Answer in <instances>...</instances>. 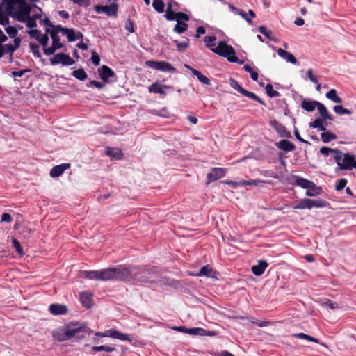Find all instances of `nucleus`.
Returning a JSON list of instances; mask_svg holds the SVG:
<instances>
[{"label":"nucleus","instance_id":"1a4fd4ad","mask_svg":"<svg viewBox=\"0 0 356 356\" xmlns=\"http://www.w3.org/2000/svg\"><path fill=\"white\" fill-rule=\"evenodd\" d=\"M146 65L151 68L161 71L174 72L176 69L169 63L165 61H154L149 60L146 62Z\"/></svg>","mask_w":356,"mask_h":356},{"label":"nucleus","instance_id":"9b49d317","mask_svg":"<svg viewBox=\"0 0 356 356\" xmlns=\"http://www.w3.org/2000/svg\"><path fill=\"white\" fill-rule=\"evenodd\" d=\"M8 40V37L3 35L0 38V58H1L5 54H9L10 56V60L13 58L14 52L16 49L11 43L3 44L5 42Z\"/></svg>","mask_w":356,"mask_h":356},{"label":"nucleus","instance_id":"bf43d9fd","mask_svg":"<svg viewBox=\"0 0 356 356\" xmlns=\"http://www.w3.org/2000/svg\"><path fill=\"white\" fill-rule=\"evenodd\" d=\"M59 49L60 48H58L56 46H54V44H52L50 47H48V48L43 47L44 54L47 56H50V55L54 54L55 53V51Z\"/></svg>","mask_w":356,"mask_h":356},{"label":"nucleus","instance_id":"4468645a","mask_svg":"<svg viewBox=\"0 0 356 356\" xmlns=\"http://www.w3.org/2000/svg\"><path fill=\"white\" fill-rule=\"evenodd\" d=\"M226 174V170L222 168H214L207 175V183L215 181L223 177Z\"/></svg>","mask_w":356,"mask_h":356},{"label":"nucleus","instance_id":"774afa93","mask_svg":"<svg viewBox=\"0 0 356 356\" xmlns=\"http://www.w3.org/2000/svg\"><path fill=\"white\" fill-rule=\"evenodd\" d=\"M40 22L41 25H44V26H49V27L51 28V29H54V26H56V25H54L48 17H45L44 19H40Z\"/></svg>","mask_w":356,"mask_h":356},{"label":"nucleus","instance_id":"4be33fe9","mask_svg":"<svg viewBox=\"0 0 356 356\" xmlns=\"http://www.w3.org/2000/svg\"><path fill=\"white\" fill-rule=\"evenodd\" d=\"M267 266L268 264L266 261L259 260L257 265L252 266V271L254 275L259 276L264 273Z\"/></svg>","mask_w":356,"mask_h":356},{"label":"nucleus","instance_id":"f03ea898","mask_svg":"<svg viewBox=\"0 0 356 356\" xmlns=\"http://www.w3.org/2000/svg\"><path fill=\"white\" fill-rule=\"evenodd\" d=\"M91 330L84 324L79 322H70L52 332L53 337L58 341L62 342L71 339L74 337L83 338L85 334H90Z\"/></svg>","mask_w":356,"mask_h":356},{"label":"nucleus","instance_id":"b1692460","mask_svg":"<svg viewBox=\"0 0 356 356\" xmlns=\"http://www.w3.org/2000/svg\"><path fill=\"white\" fill-rule=\"evenodd\" d=\"M57 29L60 30L61 33L64 35H67L68 42H72L76 40V37L75 34V31L73 29L65 28L59 25V27Z\"/></svg>","mask_w":356,"mask_h":356},{"label":"nucleus","instance_id":"6e6552de","mask_svg":"<svg viewBox=\"0 0 356 356\" xmlns=\"http://www.w3.org/2000/svg\"><path fill=\"white\" fill-rule=\"evenodd\" d=\"M52 65L62 64L63 65H72L75 61L69 55L64 53H58L49 59Z\"/></svg>","mask_w":356,"mask_h":356},{"label":"nucleus","instance_id":"2eb2a0df","mask_svg":"<svg viewBox=\"0 0 356 356\" xmlns=\"http://www.w3.org/2000/svg\"><path fill=\"white\" fill-rule=\"evenodd\" d=\"M57 27L58 28L59 25L54 26V29H49V28H47L46 33L50 34V36L52 40V44L61 49L63 47V45L60 42V38L58 35V33L61 31L60 30H58Z\"/></svg>","mask_w":356,"mask_h":356},{"label":"nucleus","instance_id":"a19ab883","mask_svg":"<svg viewBox=\"0 0 356 356\" xmlns=\"http://www.w3.org/2000/svg\"><path fill=\"white\" fill-rule=\"evenodd\" d=\"M292 336L297 339H306V340L312 341V342L318 343V339H316V338H314L310 335H307L305 333H302V332L301 333H294L292 334Z\"/></svg>","mask_w":356,"mask_h":356},{"label":"nucleus","instance_id":"393cba45","mask_svg":"<svg viewBox=\"0 0 356 356\" xmlns=\"http://www.w3.org/2000/svg\"><path fill=\"white\" fill-rule=\"evenodd\" d=\"M277 54L280 57H282V58L285 59L286 61H288L292 64H296V63H297L296 58L292 54H291L281 48L278 49Z\"/></svg>","mask_w":356,"mask_h":356},{"label":"nucleus","instance_id":"ea45409f","mask_svg":"<svg viewBox=\"0 0 356 356\" xmlns=\"http://www.w3.org/2000/svg\"><path fill=\"white\" fill-rule=\"evenodd\" d=\"M242 95L250 99L257 101V102L260 103L264 106H266L265 102L259 97H258L256 94H254L252 92H250L248 90H245Z\"/></svg>","mask_w":356,"mask_h":356},{"label":"nucleus","instance_id":"e2e57ef3","mask_svg":"<svg viewBox=\"0 0 356 356\" xmlns=\"http://www.w3.org/2000/svg\"><path fill=\"white\" fill-rule=\"evenodd\" d=\"M91 60H92V63L95 66L99 65V64H100V57H99V54L97 52L93 51L92 53Z\"/></svg>","mask_w":356,"mask_h":356},{"label":"nucleus","instance_id":"79ce46f5","mask_svg":"<svg viewBox=\"0 0 356 356\" xmlns=\"http://www.w3.org/2000/svg\"><path fill=\"white\" fill-rule=\"evenodd\" d=\"M330 205L329 202L323 199L312 200V207L323 208Z\"/></svg>","mask_w":356,"mask_h":356},{"label":"nucleus","instance_id":"0e129e2a","mask_svg":"<svg viewBox=\"0 0 356 356\" xmlns=\"http://www.w3.org/2000/svg\"><path fill=\"white\" fill-rule=\"evenodd\" d=\"M259 32L263 34L264 35H265L266 38H268V39L271 40V34H272V31H270V30H267L266 28L264 26H261L259 29Z\"/></svg>","mask_w":356,"mask_h":356},{"label":"nucleus","instance_id":"aec40b11","mask_svg":"<svg viewBox=\"0 0 356 356\" xmlns=\"http://www.w3.org/2000/svg\"><path fill=\"white\" fill-rule=\"evenodd\" d=\"M296 183L298 186L302 187V188L312 189L313 191L317 190V187L313 181L305 178L297 177L296 179Z\"/></svg>","mask_w":356,"mask_h":356},{"label":"nucleus","instance_id":"37998d69","mask_svg":"<svg viewBox=\"0 0 356 356\" xmlns=\"http://www.w3.org/2000/svg\"><path fill=\"white\" fill-rule=\"evenodd\" d=\"M188 24L186 22H177L173 31L177 33L181 34L188 29Z\"/></svg>","mask_w":356,"mask_h":356},{"label":"nucleus","instance_id":"603ef678","mask_svg":"<svg viewBox=\"0 0 356 356\" xmlns=\"http://www.w3.org/2000/svg\"><path fill=\"white\" fill-rule=\"evenodd\" d=\"M29 47L31 50V52L33 54V55L37 58H41L42 55L40 52V47L37 44L34 43H30Z\"/></svg>","mask_w":356,"mask_h":356},{"label":"nucleus","instance_id":"e433bc0d","mask_svg":"<svg viewBox=\"0 0 356 356\" xmlns=\"http://www.w3.org/2000/svg\"><path fill=\"white\" fill-rule=\"evenodd\" d=\"M321 140L323 143H329L331 140L337 139V136L330 131L322 132L321 134Z\"/></svg>","mask_w":356,"mask_h":356},{"label":"nucleus","instance_id":"ddd939ff","mask_svg":"<svg viewBox=\"0 0 356 356\" xmlns=\"http://www.w3.org/2000/svg\"><path fill=\"white\" fill-rule=\"evenodd\" d=\"M96 335L101 337H110L122 341H130V337L127 334L122 333L116 330L110 329L106 333L97 332Z\"/></svg>","mask_w":356,"mask_h":356},{"label":"nucleus","instance_id":"423d86ee","mask_svg":"<svg viewBox=\"0 0 356 356\" xmlns=\"http://www.w3.org/2000/svg\"><path fill=\"white\" fill-rule=\"evenodd\" d=\"M335 162L341 170H351L356 169L355 156L350 154H343L341 151H336L334 156Z\"/></svg>","mask_w":356,"mask_h":356},{"label":"nucleus","instance_id":"72a5a7b5","mask_svg":"<svg viewBox=\"0 0 356 356\" xmlns=\"http://www.w3.org/2000/svg\"><path fill=\"white\" fill-rule=\"evenodd\" d=\"M325 96L330 100L335 102V103H341L342 99L337 95V90L335 89L330 90L326 94Z\"/></svg>","mask_w":356,"mask_h":356},{"label":"nucleus","instance_id":"2f4dec72","mask_svg":"<svg viewBox=\"0 0 356 356\" xmlns=\"http://www.w3.org/2000/svg\"><path fill=\"white\" fill-rule=\"evenodd\" d=\"M294 209H311L312 207V199L305 198L300 201L298 204L294 205L293 207Z\"/></svg>","mask_w":356,"mask_h":356},{"label":"nucleus","instance_id":"5fc2aeb1","mask_svg":"<svg viewBox=\"0 0 356 356\" xmlns=\"http://www.w3.org/2000/svg\"><path fill=\"white\" fill-rule=\"evenodd\" d=\"M347 182L348 181L345 178L339 179L335 185V190L337 191H341L346 187Z\"/></svg>","mask_w":356,"mask_h":356},{"label":"nucleus","instance_id":"5701e85b","mask_svg":"<svg viewBox=\"0 0 356 356\" xmlns=\"http://www.w3.org/2000/svg\"><path fill=\"white\" fill-rule=\"evenodd\" d=\"M318 104L319 102L318 101H309L304 99L301 103V107L302 109L307 112H312L315 110L316 108H317Z\"/></svg>","mask_w":356,"mask_h":356},{"label":"nucleus","instance_id":"a878e982","mask_svg":"<svg viewBox=\"0 0 356 356\" xmlns=\"http://www.w3.org/2000/svg\"><path fill=\"white\" fill-rule=\"evenodd\" d=\"M317 108L318 110V112L321 116V119H323V120H333L334 118L333 116L329 113L327 108L321 102H319V104L317 106Z\"/></svg>","mask_w":356,"mask_h":356},{"label":"nucleus","instance_id":"7c9ffc66","mask_svg":"<svg viewBox=\"0 0 356 356\" xmlns=\"http://www.w3.org/2000/svg\"><path fill=\"white\" fill-rule=\"evenodd\" d=\"M81 304L86 307H90L92 304L91 294L88 292H82L80 294Z\"/></svg>","mask_w":356,"mask_h":356},{"label":"nucleus","instance_id":"3c124183","mask_svg":"<svg viewBox=\"0 0 356 356\" xmlns=\"http://www.w3.org/2000/svg\"><path fill=\"white\" fill-rule=\"evenodd\" d=\"M230 86L232 88H233L234 89L236 90L238 92H240L241 94H243V92H244V90L245 89H244L240 84L239 83L236 81L235 79H230Z\"/></svg>","mask_w":356,"mask_h":356},{"label":"nucleus","instance_id":"13d9d810","mask_svg":"<svg viewBox=\"0 0 356 356\" xmlns=\"http://www.w3.org/2000/svg\"><path fill=\"white\" fill-rule=\"evenodd\" d=\"M176 20L177 22H182L181 20L187 22L189 20V16L182 12H178L177 13Z\"/></svg>","mask_w":356,"mask_h":356},{"label":"nucleus","instance_id":"4d7b16f0","mask_svg":"<svg viewBox=\"0 0 356 356\" xmlns=\"http://www.w3.org/2000/svg\"><path fill=\"white\" fill-rule=\"evenodd\" d=\"M336 151H339V150L331 149V148L325 147V146H323L320 149V153L325 156H328L330 153H334L336 154Z\"/></svg>","mask_w":356,"mask_h":356},{"label":"nucleus","instance_id":"4c0bfd02","mask_svg":"<svg viewBox=\"0 0 356 356\" xmlns=\"http://www.w3.org/2000/svg\"><path fill=\"white\" fill-rule=\"evenodd\" d=\"M174 43L177 47V49L179 52L184 51L189 47V40L186 39V41L179 42L178 40H174Z\"/></svg>","mask_w":356,"mask_h":356},{"label":"nucleus","instance_id":"bb28decb","mask_svg":"<svg viewBox=\"0 0 356 356\" xmlns=\"http://www.w3.org/2000/svg\"><path fill=\"white\" fill-rule=\"evenodd\" d=\"M186 67H188V69L191 70L192 74L194 76H195L201 83H202L204 85H210L211 84L210 80L206 76L202 74L200 71H198L194 68H192L188 65H186Z\"/></svg>","mask_w":356,"mask_h":356},{"label":"nucleus","instance_id":"58836bf2","mask_svg":"<svg viewBox=\"0 0 356 356\" xmlns=\"http://www.w3.org/2000/svg\"><path fill=\"white\" fill-rule=\"evenodd\" d=\"M72 75L77 79L80 81H84L87 79L88 75L85 70L83 68H79L76 70H74L72 72Z\"/></svg>","mask_w":356,"mask_h":356},{"label":"nucleus","instance_id":"f257e3e1","mask_svg":"<svg viewBox=\"0 0 356 356\" xmlns=\"http://www.w3.org/2000/svg\"><path fill=\"white\" fill-rule=\"evenodd\" d=\"M119 268L123 271L119 281L155 283L161 277L156 266L119 265Z\"/></svg>","mask_w":356,"mask_h":356},{"label":"nucleus","instance_id":"c9c22d12","mask_svg":"<svg viewBox=\"0 0 356 356\" xmlns=\"http://www.w3.org/2000/svg\"><path fill=\"white\" fill-rule=\"evenodd\" d=\"M165 17L168 21H173L177 18V13L172 9V3H168Z\"/></svg>","mask_w":356,"mask_h":356},{"label":"nucleus","instance_id":"7ed1b4c3","mask_svg":"<svg viewBox=\"0 0 356 356\" xmlns=\"http://www.w3.org/2000/svg\"><path fill=\"white\" fill-rule=\"evenodd\" d=\"M6 14L17 21L24 20V16L31 13V6L26 0H2Z\"/></svg>","mask_w":356,"mask_h":356},{"label":"nucleus","instance_id":"c03bdc74","mask_svg":"<svg viewBox=\"0 0 356 356\" xmlns=\"http://www.w3.org/2000/svg\"><path fill=\"white\" fill-rule=\"evenodd\" d=\"M152 6L159 13L164 12L165 4L163 0H154Z\"/></svg>","mask_w":356,"mask_h":356},{"label":"nucleus","instance_id":"6ab92c4d","mask_svg":"<svg viewBox=\"0 0 356 356\" xmlns=\"http://www.w3.org/2000/svg\"><path fill=\"white\" fill-rule=\"evenodd\" d=\"M70 168V163H62L54 166L50 171V176L57 177L60 176L66 170Z\"/></svg>","mask_w":356,"mask_h":356},{"label":"nucleus","instance_id":"dca6fc26","mask_svg":"<svg viewBox=\"0 0 356 356\" xmlns=\"http://www.w3.org/2000/svg\"><path fill=\"white\" fill-rule=\"evenodd\" d=\"M270 124L275 129L277 133L282 137L290 138L291 134L286 128L276 120L270 122Z\"/></svg>","mask_w":356,"mask_h":356},{"label":"nucleus","instance_id":"09e8293b","mask_svg":"<svg viewBox=\"0 0 356 356\" xmlns=\"http://www.w3.org/2000/svg\"><path fill=\"white\" fill-rule=\"evenodd\" d=\"M266 92L270 97H277L280 95L279 92L273 90V86L270 83L266 85Z\"/></svg>","mask_w":356,"mask_h":356},{"label":"nucleus","instance_id":"680f3d73","mask_svg":"<svg viewBox=\"0 0 356 356\" xmlns=\"http://www.w3.org/2000/svg\"><path fill=\"white\" fill-rule=\"evenodd\" d=\"M238 15H239L243 19H244L248 24H252V21L251 19V18L248 17L247 13L241 10V9H239L237 12Z\"/></svg>","mask_w":356,"mask_h":356},{"label":"nucleus","instance_id":"cd10ccee","mask_svg":"<svg viewBox=\"0 0 356 356\" xmlns=\"http://www.w3.org/2000/svg\"><path fill=\"white\" fill-rule=\"evenodd\" d=\"M106 154L112 159L117 160L122 158V152L119 148L107 147L106 149Z\"/></svg>","mask_w":356,"mask_h":356},{"label":"nucleus","instance_id":"69168bd1","mask_svg":"<svg viewBox=\"0 0 356 356\" xmlns=\"http://www.w3.org/2000/svg\"><path fill=\"white\" fill-rule=\"evenodd\" d=\"M325 122L323 119L321 118H316L313 122L309 123V127L312 128H316L320 127L321 124H323Z\"/></svg>","mask_w":356,"mask_h":356},{"label":"nucleus","instance_id":"6e6d98bb","mask_svg":"<svg viewBox=\"0 0 356 356\" xmlns=\"http://www.w3.org/2000/svg\"><path fill=\"white\" fill-rule=\"evenodd\" d=\"M13 245L15 247L16 251L19 255H24V252L23 248L21 246L19 241L16 238H13Z\"/></svg>","mask_w":356,"mask_h":356},{"label":"nucleus","instance_id":"f3484780","mask_svg":"<svg viewBox=\"0 0 356 356\" xmlns=\"http://www.w3.org/2000/svg\"><path fill=\"white\" fill-rule=\"evenodd\" d=\"M164 88L173 90V86L170 85H160L158 83H154L149 87V91L152 93L160 94L165 95L166 93L164 91Z\"/></svg>","mask_w":356,"mask_h":356},{"label":"nucleus","instance_id":"39448f33","mask_svg":"<svg viewBox=\"0 0 356 356\" xmlns=\"http://www.w3.org/2000/svg\"><path fill=\"white\" fill-rule=\"evenodd\" d=\"M211 51L220 56L226 58L230 63H243L236 56L234 49L231 45L227 44L224 40L219 41L218 46L215 48H211Z\"/></svg>","mask_w":356,"mask_h":356},{"label":"nucleus","instance_id":"c756f323","mask_svg":"<svg viewBox=\"0 0 356 356\" xmlns=\"http://www.w3.org/2000/svg\"><path fill=\"white\" fill-rule=\"evenodd\" d=\"M8 16L5 11V6L1 3L0 4V24L2 26H7L10 24Z\"/></svg>","mask_w":356,"mask_h":356},{"label":"nucleus","instance_id":"49530a36","mask_svg":"<svg viewBox=\"0 0 356 356\" xmlns=\"http://www.w3.org/2000/svg\"><path fill=\"white\" fill-rule=\"evenodd\" d=\"M265 181L261 179H250L249 181L243 180L240 181L241 186H259L260 184H264Z\"/></svg>","mask_w":356,"mask_h":356},{"label":"nucleus","instance_id":"de8ad7c7","mask_svg":"<svg viewBox=\"0 0 356 356\" xmlns=\"http://www.w3.org/2000/svg\"><path fill=\"white\" fill-rule=\"evenodd\" d=\"M92 350L94 351V352H97V351H106V352H108V353H111V352H113L115 350V347H113V346H93L92 348Z\"/></svg>","mask_w":356,"mask_h":356},{"label":"nucleus","instance_id":"a211bd4d","mask_svg":"<svg viewBox=\"0 0 356 356\" xmlns=\"http://www.w3.org/2000/svg\"><path fill=\"white\" fill-rule=\"evenodd\" d=\"M49 311L53 315H63L67 312V307L65 305L51 304L49 307Z\"/></svg>","mask_w":356,"mask_h":356},{"label":"nucleus","instance_id":"864d4df0","mask_svg":"<svg viewBox=\"0 0 356 356\" xmlns=\"http://www.w3.org/2000/svg\"><path fill=\"white\" fill-rule=\"evenodd\" d=\"M216 38L214 35L205 37L204 41L206 46L211 50V48H215V43Z\"/></svg>","mask_w":356,"mask_h":356},{"label":"nucleus","instance_id":"473e14b6","mask_svg":"<svg viewBox=\"0 0 356 356\" xmlns=\"http://www.w3.org/2000/svg\"><path fill=\"white\" fill-rule=\"evenodd\" d=\"M186 334L200 336L212 335L211 332L209 331L208 334H207V331L200 327L188 328V330L186 331Z\"/></svg>","mask_w":356,"mask_h":356},{"label":"nucleus","instance_id":"a18cd8bd","mask_svg":"<svg viewBox=\"0 0 356 356\" xmlns=\"http://www.w3.org/2000/svg\"><path fill=\"white\" fill-rule=\"evenodd\" d=\"M334 111L339 115H350L351 111L345 108L341 105H335L333 108Z\"/></svg>","mask_w":356,"mask_h":356},{"label":"nucleus","instance_id":"0eeeda50","mask_svg":"<svg viewBox=\"0 0 356 356\" xmlns=\"http://www.w3.org/2000/svg\"><path fill=\"white\" fill-rule=\"evenodd\" d=\"M100 79L106 83L117 81V75L113 70L107 65H102L98 70Z\"/></svg>","mask_w":356,"mask_h":356},{"label":"nucleus","instance_id":"052dcab7","mask_svg":"<svg viewBox=\"0 0 356 356\" xmlns=\"http://www.w3.org/2000/svg\"><path fill=\"white\" fill-rule=\"evenodd\" d=\"M125 29L129 33L134 32V22L131 19H128L126 22Z\"/></svg>","mask_w":356,"mask_h":356},{"label":"nucleus","instance_id":"412c9836","mask_svg":"<svg viewBox=\"0 0 356 356\" xmlns=\"http://www.w3.org/2000/svg\"><path fill=\"white\" fill-rule=\"evenodd\" d=\"M277 147L285 152H293L296 149L295 145L289 140H282L275 144Z\"/></svg>","mask_w":356,"mask_h":356},{"label":"nucleus","instance_id":"c85d7f7f","mask_svg":"<svg viewBox=\"0 0 356 356\" xmlns=\"http://www.w3.org/2000/svg\"><path fill=\"white\" fill-rule=\"evenodd\" d=\"M195 275L198 277L206 276L208 277H213L214 276L213 270L210 265H206L202 266Z\"/></svg>","mask_w":356,"mask_h":356},{"label":"nucleus","instance_id":"338daca9","mask_svg":"<svg viewBox=\"0 0 356 356\" xmlns=\"http://www.w3.org/2000/svg\"><path fill=\"white\" fill-rule=\"evenodd\" d=\"M87 86L88 87H91V86H94V87H96L98 89H102L104 88V84L99 82V81H95V80H92V81H90L88 84Z\"/></svg>","mask_w":356,"mask_h":356},{"label":"nucleus","instance_id":"8fccbe9b","mask_svg":"<svg viewBox=\"0 0 356 356\" xmlns=\"http://www.w3.org/2000/svg\"><path fill=\"white\" fill-rule=\"evenodd\" d=\"M5 31L11 38H15L18 34V30L16 26H8L5 27Z\"/></svg>","mask_w":356,"mask_h":356},{"label":"nucleus","instance_id":"20e7f679","mask_svg":"<svg viewBox=\"0 0 356 356\" xmlns=\"http://www.w3.org/2000/svg\"><path fill=\"white\" fill-rule=\"evenodd\" d=\"M82 274L85 278L88 280L119 281L120 275H123V271L118 266L114 268H107L99 270H84Z\"/></svg>","mask_w":356,"mask_h":356},{"label":"nucleus","instance_id":"f8f14e48","mask_svg":"<svg viewBox=\"0 0 356 356\" xmlns=\"http://www.w3.org/2000/svg\"><path fill=\"white\" fill-rule=\"evenodd\" d=\"M29 35L35 38L42 46V47H46L48 44L49 37L47 33L42 35L41 31L39 29H31L28 31Z\"/></svg>","mask_w":356,"mask_h":356},{"label":"nucleus","instance_id":"f704fd0d","mask_svg":"<svg viewBox=\"0 0 356 356\" xmlns=\"http://www.w3.org/2000/svg\"><path fill=\"white\" fill-rule=\"evenodd\" d=\"M31 13H28L24 17V20H19L20 22L26 23V25L29 29H33L37 26V23L33 18L30 16Z\"/></svg>","mask_w":356,"mask_h":356},{"label":"nucleus","instance_id":"9d476101","mask_svg":"<svg viewBox=\"0 0 356 356\" xmlns=\"http://www.w3.org/2000/svg\"><path fill=\"white\" fill-rule=\"evenodd\" d=\"M118 10V5L116 3H112L109 6L96 5L95 6V10L97 13H104L106 15L111 17H117V13Z\"/></svg>","mask_w":356,"mask_h":356}]
</instances>
